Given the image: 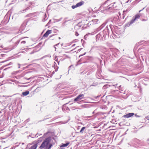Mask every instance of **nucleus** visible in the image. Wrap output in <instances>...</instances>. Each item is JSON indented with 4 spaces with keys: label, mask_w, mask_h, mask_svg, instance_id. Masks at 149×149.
I'll use <instances>...</instances> for the list:
<instances>
[{
    "label": "nucleus",
    "mask_w": 149,
    "mask_h": 149,
    "mask_svg": "<svg viewBox=\"0 0 149 149\" xmlns=\"http://www.w3.org/2000/svg\"><path fill=\"white\" fill-rule=\"evenodd\" d=\"M141 11V10H140L139 12H140Z\"/></svg>",
    "instance_id": "obj_16"
},
{
    "label": "nucleus",
    "mask_w": 149,
    "mask_h": 149,
    "mask_svg": "<svg viewBox=\"0 0 149 149\" xmlns=\"http://www.w3.org/2000/svg\"><path fill=\"white\" fill-rule=\"evenodd\" d=\"M84 3V1H81V2L77 3L76 5V6L77 7H79L81 6H82L83 4Z\"/></svg>",
    "instance_id": "obj_5"
},
{
    "label": "nucleus",
    "mask_w": 149,
    "mask_h": 149,
    "mask_svg": "<svg viewBox=\"0 0 149 149\" xmlns=\"http://www.w3.org/2000/svg\"><path fill=\"white\" fill-rule=\"evenodd\" d=\"M77 7L76 6V5H75L72 6V9H74L75 8H77Z\"/></svg>",
    "instance_id": "obj_12"
},
{
    "label": "nucleus",
    "mask_w": 149,
    "mask_h": 149,
    "mask_svg": "<svg viewBox=\"0 0 149 149\" xmlns=\"http://www.w3.org/2000/svg\"><path fill=\"white\" fill-rule=\"evenodd\" d=\"M22 95L24 96H26L29 94V91H28L23 92L22 93Z\"/></svg>",
    "instance_id": "obj_7"
},
{
    "label": "nucleus",
    "mask_w": 149,
    "mask_h": 149,
    "mask_svg": "<svg viewBox=\"0 0 149 149\" xmlns=\"http://www.w3.org/2000/svg\"><path fill=\"white\" fill-rule=\"evenodd\" d=\"M49 143V138L46 139L40 147V149H50L52 145Z\"/></svg>",
    "instance_id": "obj_1"
},
{
    "label": "nucleus",
    "mask_w": 149,
    "mask_h": 149,
    "mask_svg": "<svg viewBox=\"0 0 149 149\" xmlns=\"http://www.w3.org/2000/svg\"><path fill=\"white\" fill-rule=\"evenodd\" d=\"M37 146V144H36L31 146L29 149H36Z\"/></svg>",
    "instance_id": "obj_6"
},
{
    "label": "nucleus",
    "mask_w": 149,
    "mask_h": 149,
    "mask_svg": "<svg viewBox=\"0 0 149 149\" xmlns=\"http://www.w3.org/2000/svg\"><path fill=\"white\" fill-rule=\"evenodd\" d=\"M59 38V39H61V38H60V37H59V38Z\"/></svg>",
    "instance_id": "obj_14"
},
{
    "label": "nucleus",
    "mask_w": 149,
    "mask_h": 149,
    "mask_svg": "<svg viewBox=\"0 0 149 149\" xmlns=\"http://www.w3.org/2000/svg\"><path fill=\"white\" fill-rule=\"evenodd\" d=\"M85 128L86 127H82L80 131V132L82 133L83 131L85 129Z\"/></svg>",
    "instance_id": "obj_10"
},
{
    "label": "nucleus",
    "mask_w": 149,
    "mask_h": 149,
    "mask_svg": "<svg viewBox=\"0 0 149 149\" xmlns=\"http://www.w3.org/2000/svg\"><path fill=\"white\" fill-rule=\"evenodd\" d=\"M52 32V31L51 30H48L47 32L44 34L43 36L47 37L49 34H50Z\"/></svg>",
    "instance_id": "obj_4"
},
{
    "label": "nucleus",
    "mask_w": 149,
    "mask_h": 149,
    "mask_svg": "<svg viewBox=\"0 0 149 149\" xmlns=\"http://www.w3.org/2000/svg\"><path fill=\"white\" fill-rule=\"evenodd\" d=\"M23 42H24V43H25V41H23Z\"/></svg>",
    "instance_id": "obj_15"
},
{
    "label": "nucleus",
    "mask_w": 149,
    "mask_h": 149,
    "mask_svg": "<svg viewBox=\"0 0 149 149\" xmlns=\"http://www.w3.org/2000/svg\"><path fill=\"white\" fill-rule=\"evenodd\" d=\"M95 20H93V22H94L95 21Z\"/></svg>",
    "instance_id": "obj_13"
},
{
    "label": "nucleus",
    "mask_w": 149,
    "mask_h": 149,
    "mask_svg": "<svg viewBox=\"0 0 149 149\" xmlns=\"http://www.w3.org/2000/svg\"><path fill=\"white\" fill-rule=\"evenodd\" d=\"M139 17H140V15L138 14H137L135 16V17L134 19L136 20V19H137V18L138 19Z\"/></svg>",
    "instance_id": "obj_9"
},
{
    "label": "nucleus",
    "mask_w": 149,
    "mask_h": 149,
    "mask_svg": "<svg viewBox=\"0 0 149 149\" xmlns=\"http://www.w3.org/2000/svg\"><path fill=\"white\" fill-rule=\"evenodd\" d=\"M69 144V143H66L65 144H64L61 146V147H65L67 146Z\"/></svg>",
    "instance_id": "obj_8"
},
{
    "label": "nucleus",
    "mask_w": 149,
    "mask_h": 149,
    "mask_svg": "<svg viewBox=\"0 0 149 149\" xmlns=\"http://www.w3.org/2000/svg\"><path fill=\"white\" fill-rule=\"evenodd\" d=\"M84 96L83 94H80L76 98L74 99V101H79L83 99Z\"/></svg>",
    "instance_id": "obj_2"
},
{
    "label": "nucleus",
    "mask_w": 149,
    "mask_h": 149,
    "mask_svg": "<svg viewBox=\"0 0 149 149\" xmlns=\"http://www.w3.org/2000/svg\"><path fill=\"white\" fill-rule=\"evenodd\" d=\"M135 19H132L130 22V24H131L133 23L135 21Z\"/></svg>",
    "instance_id": "obj_11"
},
{
    "label": "nucleus",
    "mask_w": 149,
    "mask_h": 149,
    "mask_svg": "<svg viewBox=\"0 0 149 149\" xmlns=\"http://www.w3.org/2000/svg\"><path fill=\"white\" fill-rule=\"evenodd\" d=\"M134 115V113H129L125 115H124V117H125L128 118L130 117H131Z\"/></svg>",
    "instance_id": "obj_3"
}]
</instances>
